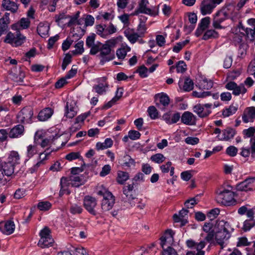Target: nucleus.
<instances>
[{
    "mask_svg": "<svg viewBox=\"0 0 255 255\" xmlns=\"http://www.w3.org/2000/svg\"><path fill=\"white\" fill-rule=\"evenodd\" d=\"M210 22V18L209 17H205L201 19L195 33L197 37L199 36L208 27Z\"/></svg>",
    "mask_w": 255,
    "mask_h": 255,
    "instance_id": "22",
    "label": "nucleus"
},
{
    "mask_svg": "<svg viewBox=\"0 0 255 255\" xmlns=\"http://www.w3.org/2000/svg\"><path fill=\"white\" fill-rule=\"evenodd\" d=\"M148 3V0H141L139 2L138 8L134 11L133 14L136 15L141 13L149 15H153L154 13L152 10L146 7Z\"/></svg>",
    "mask_w": 255,
    "mask_h": 255,
    "instance_id": "20",
    "label": "nucleus"
},
{
    "mask_svg": "<svg viewBox=\"0 0 255 255\" xmlns=\"http://www.w3.org/2000/svg\"><path fill=\"white\" fill-rule=\"evenodd\" d=\"M129 177L128 172L119 171L117 173V181L119 184L123 185L129 179Z\"/></svg>",
    "mask_w": 255,
    "mask_h": 255,
    "instance_id": "32",
    "label": "nucleus"
},
{
    "mask_svg": "<svg viewBox=\"0 0 255 255\" xmlns=\"http://www.w3.org/2000/svg\"><path fill=\"white\" fill-rule=\"evenodd\" d=\"M97 205V202L95 198L86 196L84 199V206L85 209L91 214L96 215L94 208Z\"/></svg>",
    "mask_w": 255,
    "mask_h": 255,
    "instance_id": "13",
    "label": "nucleus"
},
{
    "mask_svg": "<svg viewBox=\"0 0 255 255\" xmlns=\"http://www.w3.org/2000/svg\"><path fill=\"white\" fill-rule=\"evenodd\" d=\"M223 136L220 138L221 140L228 141L233 138L236 134V131L234 128H228L222 131Z\"/></svg>",
    "mask_w": 255,
    "mask_h": 255,
    "instance_id": "29",
    "label": "nucleus"
},
{
    "mask_svg": "<svg viewBox=\"0 0 255 255\" xmlns=\"http://www.w3.org/2000/svg\"><path fill=\"white\" fill-rule=\"evenodd\" d=\"M189 213V210L183 208L181 210H180L178 214H175L173 216V218L174 220V221L176 223L180 222L181 225L180 226L182 227L186 225L188 221V214Z\"/></svg>",
    "mask_w": 255,
    "mask_h": 255,
    "instance_id": "10",
    "label": "nucleus"
},
{
    "mask_svg": "<svg viewBox=\"0 0 255 255\" xmlns=\"http://www.w3.org/2000/svg\"><path fill=\"white\" fill-rule=\"evenodd\" d=\"M53 113V110L47 108L41 111L38 115V119L40 121H45L50 118Z\"/></svg>",
    "mask_w": 255,
    "mask_h": 255,
    "instance_id": "27",
    "label": "nucleus"
},
{
    "mask_svg": "<svg viewBox=\"0 0 255 255\" xmlns=\"http://www.w3.org/2000/svg\"><path fill=\"white\" fill-rule=\"evenodd\" d=\"M49 26L47 23H40L37 26V31L42 37H45L48 35Z\"/></svg>",
    "mask_w": 255,
    "mask_h": 255,
    "instance_id": "30",
    "label": "nucleus"
},
{
    "mask_svg": "<svg viewBox=\"0 0 255 255\" xmlns=\"http://www.w3.org/2000/svg\"><path fill=\"white\" fill-rule=\"evenodd\" d=\"M40 239H48L52 238L50 235V230L47 227H45L40 233Z\"/></svg>",
    "mask_w": 255,
    "mask_h": 255,
    "instance_id": "51",
    "label": "nucleus"
},
{
    "mask_svg": "<svg viewBox=\"0 0 255 255\" xmlns=\"http://www.w3.org/2000/svg\"><path fill=\"white\" fill-rule=\"evenodd\" d=\"M33 115L32 108L30 107L23 108L18 115V118L20 119L22 123H29Z\"/></svg>",
    "mask_w": 255,
    "mask_h": 255,
    "instance_id": "12",
    "label": "nucleus"
},
{
    "mask_svg": "<svg viewBox=\"0 0 255 255\" xmlns=\"http://www.w3.org/2000/svg\"><path fill=\"white\" fill-rule=\"evenodd\" d=\"M117 56L120 59H124L127 55V51L125 48L118 49L116 53Z\"/></svg>",
    "mask_w": 255,
    "mask_h": 255,
    "instance_id": "64",
    "label": "nucleus"
},
{
    "mask_svg": "<svg viewBox=\"0 0 255 255\" xmlns=\"http://www.w3.org/2000/svg\"><path fill=\"white\" fill-rule=\"evenodd\" d=\"M228 17L220 9L214 15L212 25L216 29H222L223 27L221 24L227 19Z\"/></svg>",
    "mask_w": 255,
    "mask_h": 255,
    "instance_id": "9",
    "label": "nucleus"
},
{
    "mask_svg": "<svg viewBox=\"0 0 255 255\" xmlns=\"http://www.w3.org/2000/svg\"><path fill=\"white\" fill-rule=\"evenodd\" d=\"M215 7L211 0H203L200 4L201 13L204 15L210 14Z\"/></svg>",
    "mask_w": 255,
    "mask_h": 255,
    "instance_id": "16",
    "label": "nucleus"
},
{
    "mask_svg": "<svg viewBox=\"0 0 255 255\" xmlns=\"http://www.w3.org/2000/svg\"><path fill=\"white\" fill-rule=\"evenodd\" d=\"M195 84V86L201 90L211 89L213 86V82L210 79H208L204 76L198 75L195 77V82L192 81V90Z\"/></svg>",
    "mask_w": 255,
    "mask_h": 255,
    "instance_id": "4",
    "label": "nucleus"
},
{
    "mask_svg": "<svg viewBox=\"0 0 255 255\" xmlns=\"http://www.w3.org/2000/svg\"><path fill=\"white\" fill-rule=\"evenodd\" d=\"M51 207V204L48 201L40 202L38 204V208L41 211H47Z\"/></svg>",
    "mask_w": 255,
    "mask_h": 255,
    "instance_id": "48",
    "label": "nucleus"
},
{
    "mask_svg": "<svg viewBox=\"0 0 255 255\" xmlns=\"http://www.w3.org/2000/svg\"><path fill=\"white\" fill-rule=\"evenodd\" d=\"M125 36L131 43H134L137 41L138 38L141 37L138 33L134 32L133 29L128 28L124 31Z\"/></svg>",
    "mask_w": 255,
    "mask_h": 255,
    "instance_id": "23",
    "label": "nucleus"
},
{
    "mask_svg": "<svg viewBox=\"0 0 255 255\" xmlns=\"http://www.w3.org/2000/svg\"><path fill=\"white\" fill-rule=\"evenodd\" d=\"M24 131V127L22 125H18L13 128L9 132L8 135L10 138L17 137L21 135Z\"/></svg>",
    "mask_w": 255,
    "mask_h": 255,
    "instance_id": "28",
    "label": "nucleus"
},
{
    "mask_svg": "<svg viewBox=\"0 0 255 255\" xmlns=\"http://www.w3.org/2000/svg\"><path fill=\"white\" fill-rule=\"evenodd\" d=\"M221 9L226 14L229 19L235 16V6L233 3H228L224 5Z\"/></svg>",
    "mask_w": 255,
    "mask_h": 255,
    "instance_id": "26",
    "label": "nucleus"
},
{
    "mask_svg": "<svg viewBox=\"0 0 255 255\" xmlns=\"http://www.w3.org/2000/svg\"><path fill=\"white\" fill-rule=\"evenodd\" d=\"M71 58L72 56L70 54L67 53L66 54L62 64V69L63 70H65L67 65L71 63Z\"/></svg>",
    "mask_w": 255,
    "mask_h": 255,
    "instance_id": "54",
    "label": "nucleus"
},
{
    "mask_svg": "<svg viewBox=\"0 0 255 255\" xmlns=\"http://www.w3.org/2000/svg\"><path fill=\"white\" fill-rule=\"evenodd\" d=\"M147 112L149 117L152 119H155L158 118V113L157 109L154 106H150L148 107Z\"/></svg>",
    "mask_w": 255,
    "mask_h": 255,
    "instance_id": "45",
    "label": "nucleus"
},
{
    "mask_svg": "<svg viewBox=\"0 0 255 255\" xmlns=\"http://www.w3.org/2000/svg\"><path fill=\"white\" fill-rule=\"evenodd\" d=\"M83 46H84V42L83 41H80L78 42L75 46L76 49L73 51V54H81L82 53H83L84 51Z\"/></svg>",
    "mask_w": 255,
    "mask_h": 255,
    "instance_id": "47",
    "label": "nucleus"
},
{
    "mask_svg": "<svg viewBox=\"0 0 255 255\" xmlns=\"http://www.w3.org/2000/svg\"><path fill=\"white\" fill-rule=\"evenodd\" d=\"M218 33L214 29H209L207 30L204 34L202 39L204 40H208L211 38H216L218 37Z\"/></svg>",
    "mask_w": 255,
    "mask_h": 255,
    "instance_id": "37",
    "label": "nucleus"
},
{
    "mask_svg": "<svg viewBox=\"0 0 255 255\" xmlns=\"http://www.w3.org/2000/svg\"><path fill=\"white\" fill-rule=\"evenodd\" d=\"M96 34L92 33L91 35L87 37L86 41V46L91 48L90 54L91 55H95L98 52L99 45L100 42L96 44L95 43Z\"/></svg>",
    "mask_w": 255,
    "mask_h": 255,
    "instance_id": "14",
    "label": "nucleus"
},
{
    "mask_svg": "<svg viewBox=\"0 0 255 255\" xmlns=\"http://www.w3.org/2000/svg\"><path fill=\"white\" fill-rule=\"evenodd\" d=\"M148 69L144 65L140 66L136 70V72L139 73L140 77L144 78L147 76V72Z\"/></svg>",
    "mask_w": 255,
    "mask_h": 255,
    "instance_id": "62",
    "label": "nucleus"
},
{
    "mask_svg": "<svg viewBox=\"0 0 255 255\" xmlns=\"http://www.w3.org/2000/svg\"><path fill=\"white\" fill-rule=\"evenodd\" d=\"M162 255H178L177 252L172 247H168L163 250Z\"/></svg>",
    "mask_w": 255,
    "mask_h": 255,
    "instance_id": "59",
    "label": "nucleus"
},
{
    "mask_svg": "<svg viewBox=\"0 0 255 255\" xmlns=\"http://www.w3.org/2000/svg\"><path fill=\"white\" fill-rule=\"evenodd\" d=\"M128 137L132 140H136L139 139L140 136L139 132L134 130H131L128 131Z\"/></svg>",
    "mask_w": 255,
    "mask_h": 255,
    "instance_id": "57",
    "label": "nucleus"
},
{
    "mask_svg": "<svg viewBox=\"0 0 255 255\" xmlns=\"http://www.w3.org/2000/svg\"><path fill=\"white\" fill-rule=\"evenodd\" d=\"M15 225L13 221H7L5 222L0 223V231L3 234L9 235L11 234L14 230Z\"/></svg>",
    "mask_w": 255,
    "mask_h": 255,
    "instance_id": "19",
    "label": "nucleus"
},
{
    "mask_svg": "<svg viewBox=\"0 0 255 255\" xmlns=\"http://www.w3.org/2000/svg\"><path fill=\"white\" fill-rule=\"evenodd\" d=\"M255 225V220H246L244 222L243 230L245 232L249 231Z\"/></svg>",
    "mask_w": 255,
    "mask_h": 255,
    "instance_id": "40",
    "label": "nucleus"
},
{
    "mask_svg": "<svg viewBox=\"0 0 255 255\" xmlns=\"http://www.w3.org/2000/svg\"><path fill=\"white\" fill-rule=\"evenodd\" d=\"M111 170V167L110 165L109 164L105 165L103 167L102 171L100 173V175L102 177H104L109 174Z\"/></svg>",
    "mask_w": 255,
    "mask_h": 255,
    "instance_id": "63",
    "label": "nucleus"
},
{
    "mask_svg": "<svg viewBox=\"0 0 255 255\" xmlns=\"http://www.w3.org/2000/svg\"><path fill=\"white\" fill-rule=\"evenodd\" d=\"M108 86L109 85L107 83H99L98 85H94L93 86V89L98 94L102 95L106 92L107 88L108 87Z\"/></svg>",
    "mask_w": 255,
    "mask_h": 255,
    "instance_id": "38",
    "label": "nucleus"
},
{
    "mask_svg": "<svg viewBox=\"0 0 255 255\" xmlns=\"http://www.w3.org/2000/svg\"><path fill=\"white\" fill-rule=\"evenodd\" d=\"M176 70L178 73H184L187 70V65L183 61H179L176 65Z\"/></svg>",
    "mask_w": 255,
    "mask_h": 255,
    "instance_id": "44",
    "label": "nucleus"
},
{
    "mask_svg": "<svg viewBox=\"0 0 255 255\" xmlns=\"http://www.w3.org/2000/svg\"><path fill=\"white\" fill-rule=\"evenodd\" d=\"M247 45L246 43H240L239 46L238 54L239 56L243 57L246 55Z\"/></svg>",
    "mask_w": 255,
    "mask_h": 255,
    "instance_id": "58",
    "label": "nucleus"
},
{
    "mask_svg": "<svg viewBox=\"0 0 255 255\" xmlns=\"http://www.w3.org/2000/svg\"><path fill=\"white\" fill-rule=\"evenodd\" d=\"M204 241H201L199 243L192 241V255H204L205 252L202 250L205 246Z\"/></svg>",
    "mask_w": 255,
    "mask_h": 255,
    "instance_id": "21",
    "label": "nucleus"
},
{
    "mask_svg": "<svg viewBox=\"0 0 255 255\" xmlns=\"http://www.w3.org/2000/svg\"><path fill=\"white\" fill-rule=\"evenodd\" d=\"M191 79L189 76L186 77L184 80L182 90L186 92H189L191 90Z\"/></svg>",
    "mask_w": 255,
    "mask_h": 255,
    "instance_id": "46",
    "label": "nucleus"
},
{
    "mask_svg": "<svg viewBox=\"0 0 255 255\" xmlns=\"http://www.w3.org/2000/svg\"><path fill=\"white\" fill-rule=\"evenodd\" d=\"M181 121L186 125H191V114L189 112H184L181 116Z\"/></svg>",
    "mask_w": 255,
    "mask_h": 255,
    "instance_id": "42",
    "label": "nucleus"
},
{
    "mask_svg": "<svg viewBox=\"0 0 255 255\" xmlns=\"http://www.w3.org/2000/svg\"><path fill=\"white\" fill-rule=\"evenodd\" d=\"M218 202L226 206L235 205L236 200L234 198V192L227 189L221 191L218 196Z\"/></svg>",
    "mask_w": 255,
    "mask_h": 255,
    "instance_id": "2",
    "label": "nucleus"
},
{
    "mask_svg": "<svg viewBox=\"0 0 255 255\" xmlns=\"http://www.w3.org/2000/svg\"><path fill=\"white\" fill-rule=\"evenodd\" d=\"M54 240L52 238H48V239H40L38 245L41 248H44L52 246Z\"/></svg>",
    "mask_w": 255,
    "mask_h": 255,
    "instance_id": "36",
    "label": "nucleus"
},
{
    "mask_svg": "<svg viewBox=\"0 0 255 255\" xmlns=\"http://www.w3.org/2000/svg\"><path fill=\"white\" fill-rule=\"evenodd\" d=\"M106 196V199L102 200L101 206L104 211H108L111 210L115 204L114 196L112 193H108Z\"/></svg>",
    "mask_w": 255,
    "mask_h": 255,
    "instance_id": "18",
    "label": "nucleus"
},
{
    "mask_svg": "<svg viewBox=\"0 0 255 255\" xmlns=\"http://www.w3.org/2000/svg\"><path fill=\"white\" fill-rule=\"evenodd\" d=\"M14 166L10 162L0 161V180L2 179L4 174L9 176L14 173Z\"/></svg>",
    "mask_w": 255,
    "mask_h": 255,
    "instance_id": "11",
    "label": "nucleus"
},
{
    "mask_svg": "<svg viewBox=\"0 0 255 255\" xmlns=\"http://www.w3.org/2000/svg\"><path fill=\"white\" fill-rule=\"evenodd\" d=\"M25 39V37L19 31H16L15 33L9 32L6 35L4 42L14 46H18L24 42Z\"/></svg>",
    "mask_w": 255,
    "mask_h": 255,
    "instance_id": "3",
    "label": "nucleus"
},
{
    "mask_svg": "<svg viewBox=\"0 0 255 255\" xmlns=\"http://www.w3.org/2000/svg\"><path fill=\"white\" fill-rule=\"evenodd\" d=\"M113 144L112 139L110 138H107L104 142H97L96 144V149L98 150H103L111 147Z\"/></svg>",
    "mask_w": 255,
    "mask_h": 255,
    "instance_id": "31",
    "label": "nucleus"
},
{
    "mask_svg": "<svg viewBox=\"0 0 255 255\" xmlns=\"http://www.w3.org/2000/svg\"><path fill=\"white\" fill-rule=\"evenodd\" d=\"M237 189L238 191H251L247 179L238 184L237 186Z\"/></svg>",
    "mask_w": 255,
    "mask_h": 255,
    "instance_id": "41",
    "label": "nucleus"
},
{
    "mask_svg": "<svg viewBox=\"0 0 255 255\" xmlns=\"http://www.w3.org/2000/svg\"><path fill=\"white\" fill-rule=\"evenodd\" d=\"M226 153L231 157H234L237 155L238 148L234 146H230L226 149Z\"/></svg>",
    "mask_w": 255,
    "mask_h": 255,
    "instance_id": "55",
    "label": "nucleus"
},
{
    "mask_svg": "<svg viewBox=\"0 0 255 255\" xmlns=\"http://www.w3.org/2000/svg\"><path fill=\"white\" fill-rule=\"evenodd\" d=\"M243 133L246 137H252L255 133V128L252 127L243 131Z\"/></svg>",
    "mask_w": 255,
    "mask_h": 255,
    "instance_id": "53",
    "label": "nucleus"
},
{
    "mask_svg": "<svg viewBox=\"0 0 255 255\" xmlns=\"http://www.w3.org/2000/svg\"><path fill=\"white\" fill-rule=\"evenodd\" d=\"M202 230L204 233L201 234V236L204 238L205 241L211 244L215 239L223 248L225 241L231 237L230 230L232 228L228 222L222 220L217 222L214 228L212 223H205Z\"/></svg>",
    "mask_w": 255,
    "mask_h": 255,
    "instance_id": "1",
    "label": "nucleus"
},
{
    "mask_svg": "<svg viewBox=\"0 0 255 255\" xmlns=\"http://www.w3.org/2000/svg\"><path fill=\"white\" fill-rule=\"evenodd\" d=\"M121 164L123 166L129 167L135 164L134 160L128 155H125L121 159Z\"/></svg>",
    "mask_w": 255,
    "mask_h": 255,
    "instance_id": "35",
    "label": "nucleus"
},
{
    "mask_svg": "<svg viewBox=\"0 0 255 255\" xmlns=\"http://www.w3.org/2000/svg\"><path fill=\"white\" fill-rule=\"evenodd\" d=\"M2 6L6 10H9L13 13L16 12L18 8V5L15 2L10 0H3Z\"/></svg>",
    "mask_w": 255,
    "mask_h": 255,
    "instance_id": "24",
    "label": "nucleus"
},
{
    "mask_svg": "<svg viewBox=\"0 0 255 255\" xmlns=\"http://www.w3.org/2000/svg\"><path fill=\"white\" fill-rule=\"evenodd\" d=\"M150 159L156 163H161L165 160V157L161 153H157L152 155Z\"/></svg>",
    "mask_w": 255,
    "mask_h": 255,
    "instance_id": "43",
    "label": "nucleus"
},
{
    "mask_svg": "<svg viewBox=\"0 0 255 255\" xmlns=\"http://www.w3.org/2000/svg\"><path fill=\"white\" fill-rule=\"evenodd\" d=\"M98 52H100L99 56L102 58L101 62L104 63L109 61L115 58L114 51L109 47L108 45H105L99 43Z\"/></svg>",
    "mask_w": 255,
    "mask_h": 255,
    "instance_id": "5",
    "label": "nucleus"
},
{
    "mask_svg": "<svg viewBox=\"0 0 255 255\" xmlns=\"http://www.w3.org/2000/svg\"><path fill=\"white\" fill-rule=\"evenodd\" d=\"M155 100H159V102L156 103V106L160 109L164 110L165 107L167 106L170 102V99L167 94L162 93L157 94L155 95Z\"/></svg>",
    "mask_w": 255,
    "mask_h": 255,
    "instance_id": "15",
    "label": "nucleus"
},
{
    "mask_svg": "<svg viewBox=\"0 0 255 255\" xmlns=\"http://www.w3.org/2000/svg\"><path fill=\"white\" fill-rule=\"evenodd\" d=\"M255 119V107H250L247 108L242 115V120L244 123L253 122Z\"/></svg>",
    "mask_w": 255,
    "mask_h": 255,
    "instance_id": "17",
    "label": "nucleus"
},
{
    "mask_svg": "<svg viewBox=\"0 0 255 255\" xmlns=\"http://www.w3.org/2000/svg\"><path fill=\"white\" fill-rule=\"evenodd\" d=\"M20 157L17 152L15 151H12L8 158V162H10L13 164V166H15L16 164L19 163Z\"/></svg>",
    "mask_w": 255,
    "mask_h": 255,
    "instance_id": "33",
    "label": "nucleus"
},
{
    "mask_svg": "<svg viewBox=\"0 0 255 255\" xmlns=\"http://www.w3.org/2000/svg\"><path fill=\"white\" fill-rule=\"evenodd\" d=\"M242 29L245 30L247 36L251 40H254L255 39V26L254 29L250 28H246L245 29L243 28Z\"/></svg>",
    "mask_w": 255,
    "mask_h": 255,
    "instance_id": "52",
    "label": "nucleus"
},
{
    "mask_svg": "<svg viewBox=\"0 0 255 255\" xmlns=\"http://www.w3.org/2000/svg\"><path fill=\"white\" fill-rule=\"evenodd\" d=\"M225 88L230 91H232V94L236 96H239L240 94H245L247 90L245 88L244 84L242 83L238 85L234 81H230L225 85Z\"/></svg>",
    "mask_w": 255,
    "mask_h": 255,
    "instance_id": "6",
    "label": "nucleus"
},
{
    "mask_svg": "<svg viewBox=\"0 0 255 255\" xmlns=\"http://www.w3.org/2000/svg\"><path fill=\"white\" fill-rule=\"evenodd\" d=\"M70 180L72 186L79 187L84 183L82 178L79 176H72L70 177Z\"/></svg>",
    "mask_w": 255,
    "mask_h": 255,
    "instance_id": "39",
    "label": "nucleus"
},
{
    "mask_svg": "<svg viewBox=\"0 0 255 255\" xmlns=\"http://www.w3.org/2000/svg\"><path fill=\"white\" fill-rule=\"evenodd\" d=\"M238 109V106L230 105L229 108L223 110L222 115L224 117H228L235 114Z\"/></svg>",
    "mask_w": 255,
    "mask_h": 255,
    "instance_id": "34",
    "label": "nucleus"
},
{
    "mask_svg": "<svg viewBox=\"0 0 255 255\" xmlns=\"http://www.w3.org/2000/svg\"><path fill=\"white\" fill-rule=\"evenodd\" d=\"M250 243L248 242L246 237H241L238 239V242L237 244V247H245L250 245Z\"/></svg>",
    "mask_w": 255,
    "mask_h": 255,
    "instance_id": "61",
    "label": "nucleus"
},
{
    "mask_svg": "<svg viewBox=\"0 0 255 255\" xmlns=\"http://www.w3.org/2000/svg\"><path fill=\"white\" fill-rule=\"evenodd\" d=\"M80 157V154L79 152H72L67 154L65 158L69 161H72L73 160L79 158Z\"/></svg>",
    "mask_w": 255,
    "mask_h": 255,
    "instance_id": "56",
    "label": "nucleus"
},
{
    "mask_svg": "<svg viewBox=\"0 0 255 255\" xmlns=\"http://www.w3.org/2000/svg\"><path fill=\"white\" fill-rule=\"evenodd\" d=\"M220 213V210L218 208H215L210 210L207 214V217L210 220H213L216 218Z\"/></svg>",
    "mask_w": 255,
    "mask_h": 255,
    "instance_id": "49",
    "label": "nucleus"
},
{
    "mask_svg": "<svg viewBox=\"0 0 255 255\" xmlns=\"http://www.w3.org/2000/svg\"><path fill=\"white\" fill-rule=\"evenodd\" d=\"M36 147L35 146L29 145L27 146V155L28 158H30L34 154H35L37 151H36Z\"/></svg>",
    "mask_w": 255,
    "mask_h": 255,
    "instance_id": "60",
    "label": "nucleus"
},
{
    "mask_svg": "<svg viewBox=\"0 0 255 255\" xmlns=\"http://www.w3.org/2000/svg\"><path fill=\"white\" fill-rule=\"evenodd\" d=\"M212 104H197L194 106V112L201 118L206 117L211 113Z\"/></svg>",
    "mask_w": 255,
    "mask_h": 255,
    "instance_id": "7",
    "label": "nucleus"
},
{
    "mask_svg": "<svg viewBox=\"0 0 255 255\" xmlns=\"http://www.w3.org/2000/svg\"><path fill=\"white\" fill-rule=\"evenodd\" d=\"M212 96L214 99L219 98V95L218 93H212L210 91L197 92L196 91H192V97L197 98H205L207 97Z\"/></svg>",
    "mask_w": 255,
    "mask_h": 255,
    "instance_id": "25",
    "label": "nucleus"
},
{
    "mask_svg": "<svg viewBox=\"0 0 255 255\" xmlns=\"http://www.w3.org/2000/svg\"><path fill=\"white\" fill-rule=\"evenodd\" d=\"M66 112L65 113V116L70 119L73 118L77 114L76 111L75 110V108L74 107H71L69 110L68 108V103H67L66 106Z\"/></svg>",
    "mask_w": 255,
    "mask_h": 255,
    "instance_id": "50",
    "label": "nucleus"
},
{
    "mask_svg": "<svg viewBox=\"0 0 255 255\" xmlns=\"http://www.w3.org/2000/svg\"><path fill=\"white\" fill-rule=\"evenodd\" d=\"M134 183L131 184H128V186H124L123 188V192L124 194L126 196L128 202L130 204L131 206H135L134 200L136 199L137 201V199L136 198L135 191L133 190Z\"/></svg>",
    "mask_w": 255,
    "mask_h": 255,
    "instance_id": "8",
    "label": "nucleus"
}]
</instances>
